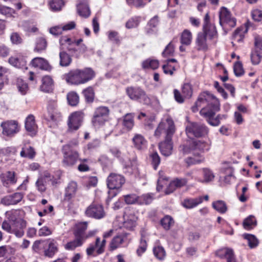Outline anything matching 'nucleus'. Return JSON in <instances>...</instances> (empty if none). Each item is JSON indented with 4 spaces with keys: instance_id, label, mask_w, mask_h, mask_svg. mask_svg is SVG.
I'll return each mask as SVG.
<instances>
[{
    "instance_id": "9",
    "label": "nucleus",
    "mask_w": 262,
    "mask_h": 262,
    "mask_svg": "<svg viewBox=\"0 0 262 262\" xmlns=\"http://www.w3.org/2000/svg\"><path fill=\"white\" fill-rule=\"evenodd\" d=\"M219 19L220 24L223 28L227 26L233 28L236 25V18L233 17L230 12L224 7H222L220 9Z\"/></svg>"
},
{
    "instance_id": "38",
    "label": "nucleus",
    "mask_w": 262,
    "mask_h": 262,
    "mask_svg": "<svg viewBox=\"0 0 262 262\" xmlns=\"http://www.w3.org/2000/svg\"><path fill=\"white\" fill-rule=\"evenodd\" d=\"M60 65L62 67L68 66L72 61V58L66 52H61L59 53Z\"/></svg>"
},
{
    "instance_id": "35",
    "label": "nucleus",
    "mask_w": 262,
    "mask_h": 262,
    "mask_svg": "<svg viewBox=\"0 0 262 262\" xmlns=\"http://www.w3.org/2000/svg\"><path fill=\"white\" fill-rule=\"evenodd\" d=\"M212 207L220 213H225L227 210V206L223 201L219 200L213 202L212 204Z\"/></svg>"
},
{
    "instance_id": "2",
    "label": "nucleus",
    "mask_w": 262,
    "mask_h": 262,
    "mask_svg": "<svg viewBox=\"0 0 262 262\" xmlns=\"http://www.w3.org/2000/svg\"><path fill=\"white\" fill-rule=\"evenodd\" d=\"M94 76L95 73L91 68H85L71 71L65 75V78L69 83L79 85L87 82Z\"/></svg>"
},
{
    "instance_id": "45",
    "label": "nucleus",
    "mask_w": 262,
    "mask_h": 262,
    "mask_svg": "<svg viewBox=\"0 0 262 262\" xmlns=\"http://www.w3.org/2000/svg\"><path fill=\"white\" fill-rule=\"evenodd\" d=\"M47 41L45 38L42 37L37 38L34 51L39 52L45 50L47 47Z\"/></svg>"
},
{
    "instance_id": "7",
    "label": "nucleus",
    "mask_w": 262,
    "mask_h": 262,
    "mask_svg": "<svg viewBox=\"0 0 262 262\" xmlns=\"http://www.w3.org/2000/svg\"><path fill=\"white\" fill-rule=\"evenodd\" d=\"M208 132V128L200 123H189L186 128V133L189 138L201 137L206 135Z\"/></svg>"
},
{
    "instance_id": "28",
    "label": "nucleus",
    "mask_w": 262,
    "mask_h": 262,
    "mask_svg": "<svg viewBox=\"0 0 262 262\" xmlns=\"http://www.w3.org/2000/svg\"><path fill=\"white\" fill-rule=\"evenodd\" d=\"M203 201V196L195 198H186L183 201L182 205L187 209H191L201 204Z\"/></svg>"
},
{
    "instance_id": "5",
    "label": "nucleus",
    "mask_w": 262,
    "mask_h": 262,
    "mask_svg": "<svg viewBox=\"0 0 262 262\" xmlns=\"http://www.w3.org/2000/svg\"><path fill=\"white\" fill-rule=\"evenodd\" d=\"M26 227L27 222L25 220H19L13 224H10L8 221H4L2 224V228L4 230L14 234L18 238H21L24 235Z\"/></svg>"
},
{
    "instance_id": "24",
    "label": "nucleus",
    "mask_w": 262,
    "mask_h": 262,
    "mask_svg": "<svg viewBox=\"0 0 262 262\" xmlns=\"http://www.w3.org/2000/svg\"><path fill=\"white\" fill-rule=\"evenodd\" d=\"M25 128L30 135L34 136L36 134L37 126L33 115H30L27 117L25 121Z\"/></svg>"
},
{
    "instance_id": "8",
    "label": "nucleus",
    "mask_w": 262,
    "mask_h": 262,
    "mask_svg": "<svg viewBox=\"0 0 262 262\" xmlns=\"http://www.w3.org/2000/svg\"><path fill=\"white\" fill-rule=\"evenodd\" d=\"M129 234L126 232H121L115 235L111 240L109 248L111 251H114L121 247H126L130 242L129 237Z\"/></svg>"
},
{
    "instance_id": "41",
    "label": "nucleus",
    "mask_w": 262,
    "mask_h": 262,
    "mask_svg": "<svg viewBox=\"0 0 262 262\" xmlns=\"http://www.w3.org/2000/svg\"><path fill=\"white\" fill-rule=\"evenodd\" d=\"M243 236L248 241V245L251 248H254L258 246L259 243L258 240L254 235L245 234Z\"/></svg>"
},
{
    "instance_id": "1",
    "label": "nucleus",
    "mask_w": 262,
    "mask_h": 262,
    "mask_svg": "<svg viewBox=\"0 0 262 262\" xmlns=\"http://www.w3.org/2000/svg\"><path fill=\"white\" fill-rule=\"evenodd\" d=\"M220 110V104L219 100L215 97L213 98L211 102V106L209 107H204L200 112V115L204 117L207 122L213 126H218L221 120L226 119V115L219 114L216 117L214 118L215 113Z\"/></svg>"
},
{
    "instance_id": "26",
    "label": "nucleus",
    "mask_w": 262,
    "mask_h": 262,
    "mask_svg": "<svg viewBox=\"0 0 262 262\" xmlns=\"http://www.w3.org/2000/svg\"><path fill=\"white\" fill-rule=\"evenodd\" d=\"M207 36L204 33L199 32L198 34L195 43L198 50L206 51L208 49V43L207 40Z\"/></svg>"
},
{
    "instance_id": "47",
    "label": "nucleus",
    "mask_w": 262,
    "mask_h": 262,
    "mask_svg": "<svg viewBox=\"0 0 262 262\" xmlns=\"http://www.w3.org/2000/svg\"><path fill=\"white\" fill-rule=\"evenodd\" d=\"M149 159L153 168L156 170L161 161L159 155L157 152H154L150 154Z\"/></svg>"
},
{
    "instance_id": "44",
    "label": "nucleus",
    "mask_w": 262,
    "mask_h": 262,
    "mask_svg": "<svg viewBox=\"0 0 262 262\" xmlns=\"http://www.w3.org/2000/svg\"><path fill=\"white\" fill-rule=\"evenodd\" d=\"M256 221L255 217L253 215H250L245 219L243 222V226L246 229H250L255 226Z\"/></svg>"
},
{
    "instance_id": "56",
    "label": "nucleus",
    "mask_w": 262,
    "mask_h": 262,
    "mask_svg": "<svg viewBox=\"0 0 262 262\" xmlns=\"http://www.w3.org/2000/svg\"><path fill=\"white\" fill-rule=\"evenodd\" d=\"M147 247L146 240L140 239L139 246L136 251L137 255L139 256H141L146 251Z\"/></svg>"
},
{
    "instance_id": "32",
    "label": "nucleus",
    "mask_w": 262,
    "mask_h": 262,
    "mask_svg": "<svg viewBox=\"0 0 262 262\" xmlns=\"http://www.w3.org/2000/svg\"><path fill=\"white\" fill-rule=\"evenodd\" d=\"M134 115L132 113L126 114L122 119V124L128 131L130 130L134 125Z\"/></svg>"
},
{
    "instance_id": "48",
    "label": "nucleus",
    "mask_w": 262,
    "mask_h": 262,
    "mask_svg": "<svg viewBox=\"0 0 262 262\" xmlns=\"http://www.w3.org/2000/svg\"><path fill=\"white\" fill-rule=\"evenodd\" d=\"M173 219L169 216L166 215L161 220V224L165 230H169L170 227L173 224Z\"/></svg>"
},
{
    "instance_id": "62",
    "label": "nucleus",
    "mask_w": 262,
    "mask_h": 262,
    "mask_svg": "<svg viewBox=\"0 0 262 262\" xmlns=\"http://www.w3.org/2000/svg\"><path fill=\"white\" fill-rule=\"evenodd\" d=\"M260 54V52L258 53V51L252 52L251 54V59L253 64H257L260 62L261 58Z\"/></svg>"
},
{
    "instance_id": "49",
    "label": "nucleus",
    "mask_w": 262,
    "mask_h": 262,
    "mask_svg": "<svg viewBox=\"0 0 262 262\" xmlns=\"http://www.w3.org/2000/svg\"><path fill=\"white\" fill-rule=\"evenodd\" d=\"M49 5L52 11H57L61 10L64 2L62 0H52L49 2Z\"/></svg>"
},
{
    "instance_id": "43",
    "label": "nucleus",
    "mask_w": 262,
    "mask_h": 262,
    "mask_svg": "<svg viewBox=\"0 0 262 262\" xmlns=\"http://www.w3.org/2000/svg\"><path fill=\"white\" fill-rule=\"evenodd\" d=\"M82 93L83 94L85 100L87 102L91 103L93 102L95 94L93 89L92 87H89L84 89Z\"/></svg>"
},
{
    "instance_id": "52",
    "label": "nucleus",
    "mask_w": 262,
    "mask_h": 262,
    "mask_svg": "<svg viewBox=\"0 0 262 262\" xmlns=\"http://www.w3.org/2000/svg\"><path fill=\"white\" fill-rule=\"evenodd\" d=\"M182 93L184 98H190L192 94L191 85L188 83H184L182 87Z\"/></svg>"
},
{
    "instance_id": "55",
    "label": "nucleus",
    "mask_w": 262,
    "mask_h": 262,
    "mask_svg": "<svg viewBox=\"0 0 262 262\" xmlns=\"http://www.w3.org/2000/svg\"><path fill=\"white\" fill-rule=\"evenodd\" d=\"M126 3L129 5H134L136 7H143L147 2H150L151 0H126Z\"/></svg>"
},
{
    "instance_id": "40",
    "label": "nucleus",
    "mask_w": 262,
    "mask_h": 262,
    "mask_svg": "<svg viewBox=\"0 0 262 262\" xmlns=\"http://www.w3.org/2000/svg\"><path fill=\"white\" fill-rule=\"evenodd\" d=\"M153 252L155 256L160 260L164 259L166 256V252L164 248L160 245L155 246Z\"/></svg>"
},
{
    "instance_id": "14",
    "label": "nucleus",
    "mask_w": 262,
    "mask_h": 262,
    "mask_svg": "<svg viewBox=\"0 0 262 262\" xmlns=\"http://www.w3.org/2000/svg\"><path fill=\"white\" fill-rule=\"evenodd\" d=\"M126 92L128 97L133 100H143L146 102L148 99L145 91L139 87H128Z\"/></svg>"
},
{
    "instance_id": "11",
    "label": "nucleus",
    "mask_w": 262,
    "mask_h": 262,
    "mask_svg": "<svg viewBox=\"0 0 262 262\" xmlns=\"http://www.w3.org/2000/svg\"><path fill=\"white\" fill-rule=\"evenodd\" d=\"M86 216L95 219H101L105 215L103 207L102 205L93 202L89 205L85 211Z\"/></svg>"
},
{
    "instance_id": "12",
    "label": "nucleus",
    "mask_w": 262,
    "mask_h": 262,
    "mask_svg": "<svg viewBox=\"0 0 262 262\" xmlns=\"http://www.w3.org/2000/svg\"><path fill=\"white\" fill-rule=\"evenodd\" d=\"M203 31L202 33H204L210 40H214L217 37L216 27L214 24L210 23V16L208 13L205 14L204 18Z\"/></svg>"
},
{
    "instance_id": "17",
    "label": "nucleus",
    "mask_w": 262,
    "mask_h": 262,
    "mask_svg": "<svg viewBox=\"0 0 262 262\" xmlns=\"http://www.w3.org/2000/svg\"><path fill=\"white\" fill-rule=\"evenodd\" d=\"M213 95L207 92L202 94L199 97L197 101L195 103V104L192 106V111L193 112H197L198 111V107L204 104L206 105L205 107H210L211 106V102L213 98Z\"/></svg>"
},
{
    "instance_id": "21",
    "label": "nucleus",
    "mask_w": 262,
    "mask_h": 262,
    "mask_svg": "<svg viewBox=\"0 0 262 262\" xmlns=\"http://www.w3.org/2000/svg\"><path fill=\"white\" fill-rule=\"evenodd\" d=\"M78 191V185L75 181L69 182L65 188L64 200L70 202L75 197Z\"/></svg>"
},
{
    "instance_id": "63",
    "label": "nucleus",
    "mask_w": 262,
    "mask_h": 262,
    "mask_svg": "<svg viewBox=\"0 0 262 262\" xmlns=\"http://www.w3.org/2000/svg\"><path fill=\"white\" fill-rule=\"evenodd\" d=\"M251 16L255 21H260L262 20V11L258 9H255L251 12Z\"/></svg>"
},
{
    "instance_id": "39",
    "label": "nucleus",
    "mask_w": 262,
    "mask_h": 262,
    "mask_svg": "<svg viewBox=\"0 0 262 262\" xmlns=\"http://www.w3.org/2000/svg\"><path fill=\"white\" fill-rule=\"evenodd\" d=\"M67 100L70 105L73 106H76L79 101V96L74 92H70L67 95Z\"/></svg>"
},
{
    "instance_id": "37",
    "label": "nucleus",
    "mask_w": 262,
    "mask_h": 262,
    "mask_svg": "<svg viewBox=\"0 0 262 262\" xmlns=\"http://www.w3.org/2000/svg\"><path fill=\"white\" fill-rule=\"evenodd\" d=\"M17 216L16 211L11 210L6 212V216L7 219L6 221H8L10 224L16 223L17 222L19 221V220H24L23 219L18 218Z\"/></svg>"
},
{
    "instance_id": "64",
    "label": "nucleus",
    "mask_w": 262,
    "mask_h": 262,
    "mask_svg": "<svg viewBox=\"0 0 262 262\" xmlns=\"http://www.w3.org/2000/svg\"><path fill=\"white\" fill-rule=\"evenodd\" d=\"M233 169L229 167L226 169V173L227 175L224 177V181L226 184H230L232 179H234V176L233 175Z\"/></svg>"
},
{
    "instance_id": "50",
    "label": "nucleus",
    "mask_w": 262,
    "mask_h": 262,
    "mask_svg": "<svg viewBox=\"0 0 262 262\" xmlns=\"http://www.w3.org/2000/svg\"><path fill=\"white\" fill-rule=\"evenodd\" d=\"M100 238L97 237L96 239L95 244H91L89 247L86 249V254L89 256H95L94 252L97 251L99 246Z\"/></svg>"
},
{
    "instance_id": "18",
    "label": "nucleus",
    "mask_w": 262,
    "mask_h": 262,
    "mask_svg": "<svg viewBox=\"0 0 262 262\" xmlns=\"http://www.w3.org/2000/svg\"><path fill=\"white\" fill-rule=\"evenodd\" d=\"M0 180L4 186L8 187L10 185L16 184L17 179L14 171H7L0 174Z\"/></svg>"
},
{
    "instance_id": "61",
    "label": "nucleus",
    "mask_w": 262,
    "mask_h": 262,
    "mask_svg": "<svg viewBox=\"0 0 262 262\" xmlns=\"http://www.w3.org/2000/svg\"><path fill=\"white\" fill-rule=\"evenodd\" d=\"M234 72L236 76H241L244 74L242 64L239 62H236L234 65Z\"/></svg>"
},
{
    "instance_id": "27",
    "label": "nucleus",
    "mask_w": 262,
    "mask_h": 262,
    "mask_svg": "<svg viewBox=\"0 0 262 262\" xmlns=\"http://www.w3.org/2000/svg\"><path fill=\"white\" fill-rule=\"evenodd\" d=\"M134 147L138 150H142L146 148L147 141L141 134H136L132 139Z\"/></svg>"
},
{
    "instance_id": "46",
    "label": "nucleus",
    "mask_w": 262,
    "mask_h": 262,
    "mask_svg": "<svg viewBox=\"0 0 262 262\" xmlns=\"http://www.w3.org/2000/svg\"><path fill=\"white\" fill-rule=\"evenodd\" d=\"M136 220L137 217L133 215L129 216L128 219H125L124 227L128 229L132 230L136 225Z\"/></svg>"
},
{
    "instance_id": "16",
    "label": "nucleus",
    "mask_w": 262,
    "mask_h": 262,
    "mask_svg": "<svg viewBox=\"0 0 262 262\" xmlns=\"http://www.w3.org/2000/svg\"><path fill=\"white\" fill-rule=\"evenodd\" d=\"M3 135L12 137L19 130L18 123L15 121H9L1 124Z\"/></svg>"
},
{
    "instance_id": "22",
    "label": "nucleus",
    "mask_w": 262,
    "mask_h": 262,
    "mask_svg": "<svg viewBox=\"0 0 262 262\" xmlns=\"http://www.w3.org/2000/svg\"><path fill=\"white\" fill-rule=\"evenodd\" d=\"M172 137H166L164 141L159 144V147L161 154L165 156H169L172 153Z\"/></svg>"
},
{
    "instance_id": "30",
    "label": "nucleus",
    "mask_w": 262,
    "mask_h": 262,
    "mask_svg": "<svg viewBox=\"0 0 262 262\" xmlns=\"http://www.w3.org/2000/svg\"><path fill=\"white\" fill-rule=\"evenodd\" d=\"M53 87V81L50 76H45L42 78V84L40 85V90L44 92L52 91Z\"/></svg>"
},
{
    "instance_id": "23",
    "label": "nucleus",
    "mask_w": 262,
    "mask_h": 262,
    "mask_svg": "<svg viewBox=\"0 0 262 262\" xmlns=\"http://www.w3.org/2000/svg\"><path fill=\"white\" fill-rule=\"evenodd\" d=\"M217 256L221 258H226L227 262H236V259L232 249L224 248L216 252Z\"/></svg>"
},
{
    "instance_id": "34",
    "label": "nucleus",
    "mask_w": 262,
    "mask_h": 262,
    "mask_svg": "<svg viewBox=\"0 0 262 262\" xmlns=\"http://www.w3.org/2000/svg\"><path fill=\"white\" fill-rule=\"evenodd\" d=\"M35 154L36 152L32 147L27 146L23 147L20 152V155L21 157L28 158L30 159H33Z\"/></svg>"
},
{
    "instance_id": "13",
    "label": "nucleus",
    "mask_w": 262,
    "mask_h": 262,
    "mask_svg": "<svg viewBox=\"0 0 262 262\" xmlns=\"http://www.w3.org/2000/svg\"><path fill=\"white\" fill-rule=\"evenodd\" d=\"M109 112V109L106 106L97 108L92 120L94 125L96 126L103 124L108 120Z\"/></svg>"
},
{
    "instance_id": "53",
    "label": "nucleus",
    "mask_w": 262,
    "mask_h": 262,
    "mask_svg": "<svg viewBox=\"0 0 262 262\" xmlns=\"http://www.w3.org/2000/svg\"><path fill=\"white\" fill-rule=\"evenodd\" d=\"M17 87L18 91L22 95H25L28 90L27 83L24 82L21 79H17Z\"/></svg>"
},
{
    "instance_id": "60",
    "label": "nucleus",
    "mask_w": 262,
    "mask_h": 262,
    "mask_svg": "<svg viewBox=\"0 0 262 262\" xmlns=\"http://www.w3.org/2000/svg\"><path fill=\"white\" fill-rule=\"evenodd\" d=\"M47 181L43 178H39L36 182V186L39 191L45 192L46 190V183Z\"/></svg>"
},
{
    "instance_id": "33",
    "label": "nucleus",
    "mask_w": 262,
    "mask_h": 262,
    "mask_svg": "<svg viewBox=\"0 0 262 262\" xmlns=\"http://www.w3.org/2000/svg\"><path fill=\"white\" fill-rule=\"evenodd\" d=\"M57 245L54 240H51L48 244V248L44 251V255L48 257H52L58 251Z\"/></svg>"
},
{
    "instance_id": "3",
    "label": "nucleus",
    "mask_w": 262,
    "mask_h": 262,
    "mask_svg": "<svg viewBox=\"0 0 262 262\" xmlns=\"http://www.w3.org/2000/svg\"><path fill=\"white\" fill-rule=\"evenodd\" d=\"M179 151L183 155L192 153L199 156L202 152L209 150L210 143L203 140H189L179 146Z\"/></svg>"
},
{
    "instance_id": "51",
    "label": "nucleus",
    "mask_w": 262,
    "mask_h": 262,
    "mask_svg": "<svg viewBox=\"0 0 262 262\" xmlns=\"http://www.w3.org/2000/svg\"><path fill=\"white\" fill-rule=\"evenodd\" d=\"M124 200L127 204H134L139 203V196L135 194H129L123 196Z\"/></svg>"
},
{
    "instance_id": "42",
    "label": "nucleus",
    "mask_w": 262,
    "mask_h": 262,
    "mask_svg": "<svg viewBox=\"0 0 262 262\" xmlns=\"http://www.w3.org/2000/svg\"><path fill=\"white\" fill-rule=\"evenodd\" d=\"M159 63L157 60L148 59L142 62V67L144 69L151 68L156 69L159 67Z\"/></svg>"
},
{
    "instance_id": "29",
    "label": "nucleus",
    "mask_w": 262,
    "mask_h": 262,
    "mask_svg": "<svg viewBox=\"0 0 262 262\" xmlns=\"http://www.w3.org/2000/svg\"><path fill=\"white\" fill-rule=\"evenodd\" d=\"M201 172L203 175L204 179H201L198 176H195L194 179L196 180L201 183H209L213 180L214 178V175L210 169L208 168H203Z\"/></svg>"
},
{
    "instance_id": "19",
    "label": "nucleus",
    "mask_w": 262,
    "mask_h": 262,
    "mask_svg": "<svg viewBox=\"0 0 262 262\" xmlns=\"http://www.w3.org/2000/svg\"><path fill=\"white\" fill-rule=\"evenodd\" d=\"M23 198V194L21 193L16 192L3 197L1 204L4 206L14 205L20 202Z\"/></svg>"
},
{
    "instance_id": "6",
    "label": "nucleus",
    "mask_w": 262,
    "mask_h": 262,
    "mask_svg": "<svg viewBox=\"0 0 262 262\" xmlns=\"http://www.w3.org/2000/svg\"><path fill=\"white\" fill-rule=\"evenodd\" d=\"M175 132V126L174 122L170 117H167L165 119H162L159 123L158 127L155 132V136L159 137L164 133L166 137H172Z\"/></svg>"
},
{
    "instance_id": "57",
    "label": "nucleus",
    "mask_w": 262,
    "mask_h": 262,
    "mask_svg": "<svg viewBox=\"0 0 262 262\" xmlns=\"http://www.w3.org/2000/svg\"><path fill=\"white\" fill-rule=\"evenodd\" d=\"M244 37V35L243 34V29L240 28L236 29L233 34V40L240 42L243 40Z\"/></svg>"
},
{
    "instance_id": "20",
    "label": "nucleus",
    "mask_w": 262,
    "mask_h": 262,
    "mask_svg": "<svg viewBox=\"0 0 262 262\" xmlns=\"http://www.w3.org/2000/svg\"><path fill=\"white\" fill-rule=\"evenodd\" d=\"M63 154L62 163L65 166L74 165L78 158V154L76 151L62 150Z\"/></svg>"
},
{
    "instance_id": "59",
    "label": "nucleus",
    "mask_w": 262,
    "mask_h": 262,
    "mask_svg": "<svg viewBox=\"0 0 262 262\" xmlns=\"http://www.w3.org/2000/svg\"><path fill=\"white\" fill-rule=\"evenodd\" d=\"M174 51V46L172 42H169L166 47L162 54L163 57L172 56Z\"/></svg>"
},
{
    "instance_id": "36",
    "label": "nucleus",
    "mask_w": 262,
    "mask_h": 262,
    "mask_svg": "<svg viewBox=\"0 0 262 262\" xmlns=\"http://www.w3.org/2000/svg\"><path fill=\"white\" fill-rule=\"evenodd\" d=\"M192 40V34L191 32L185 29L182 33L181 37V42L182 45H189Z\"/></svg>"
},
{
    "instance_id": "31",
    "label": "nucleus",
    "mask_w": 262,
    "mask_h": 262,
    "mask_svg": "<svg viewBox=\"0 0 262 262\" xmlns=\"http://www.w3.org/2000/svg\"><path fill=\"white\" fill-rule=\"evenodd\" d=\"M77 12L79 15L83 17H88L90 16L91 12L88 6L87 0L80 3L77 6Z\"/></svg>"
},
{
    "instance_id": "15",
    "label": "nucleus",
    "mask_w": 262,
    "mask_h": 262,
    "mask_svg": "<svg viewBox=\"0 0 262 262\" xmlns=\"http://www.w3.org/2000/svg\"><path fill=\"white\" fill-rule=\"evenodd\" d=\"M124 182V178L122 176L115 173H111L107 179V185L110 189H119Z\"/></svg>"
},
{
    "instance_id": "4",
    "label": "nucleus",
    "mask_w": 262,
    "mask_h": 262,
    "mask_svg": "<svg viewBox=\"0 0 262 262\" xmlns=\"http://www.w3.org/2000/svg\"><path fill=\"white\" fill-rule=\"evenodd\" d=\"M87 227L88 223L86 222L77 224L73 232L75 238L67 243L64 245V248L68 250H74L77 247L81 246L89 238L85 233Z\"/></svg>"
},
{
    "instance_id": "25",
    "label": "nucleus",
    "mask_w": 262,
    "mask_h": 262,
    "mask_svg": "<svg viewBox=\"0 0 262 262\" xmlns=\"http://www.w3.org/2000/svg\"><path fill=\"white\" fill-rule=\"evenodd\" d=\"M57 105L55 102H51L47 108V113L45 115L46 119L48 121H55L58 115L57 110Z\"/></svg>"
},
{
    "instance_id": "54",
    "label": "nucleus",
    "mask_w": 262,
    "mask_h": 262,
    "mask_svg": "<svg viewBox=\"0 0 262 262\" xmlns=\"http://www.w3.org/2000/svg\"><path fill=\"white\" fill-rule=\"evenodd\" d=\"M153 200V195L152 194H145L139 196V204H149Z\"/></svg>"
},
{
    "instance_id": "58",
    "label": "nucleus",
    "mask_w": 262,
    "mask_h": 262,
    "mask_svg": "<svg viewBox=\"0 0 262 262\" xmlns=\"http://www.w3.org/2000/svg\"><path fill=\"white\" fill-rule=\"evenodd\" d=\"M15 11L11 8L6 7L0 4V13L8 17L12 16Z\"/></svg>"
},
{
    "instance_id": "10",
    "label": "nucleus",
    "mask_w": 262,
    "mask_h": 262,
    "mask_svg": "<svg viewBox=\"0 0 262 262\" xmlns=\"http://www.w3.org/2000/svg\"><path fill=\"white\" fill-rule=\"evenodd\" d=\"M83 114L81 112H75L69 117L67 124V133H73L77 130L81 125Z\"/></svg>"
}]
</instances>
